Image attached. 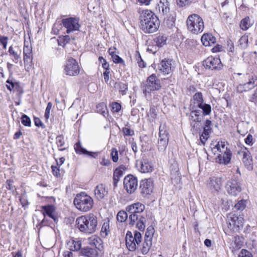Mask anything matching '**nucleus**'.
Here are the masks:
<instances>
[{
  "label": "nucleus",
  "instance_id": "nucleus-1",
  "mask_svg": "<svg viewBox=\"0 0 257 257\" xmlns=\"http://www.w3.org/2000/svg\"><path fill=\"white\" fill-rule=\"evenodd\" d=\"M145 209V206L140 203L137 202L126 207V210L130 214L128 219L129 224L134 225L136 223V227L141 231H143L146 227V218L138 214L143 212Z\"/></svg>",
  "mask_w": 257,
  "mask_h": 257
},
{
  "label": "nucleus",
  "instance_id": "nucleus-2",
  "mask_svg": "<svg viewBox=\"0 0 257 257\" xmlns=\"http://www.w3.org/2000/svg\"><path fill=\"white\" fill-rule=\"evenodd\" d=\"M140 27L145 33L156 32L160 26V21L151 10H144L140 13Z\"/></svg>",
  "mask_w": 257,
  "mask_h": 257
},
{
  "label": "nucleus",
  "instance_id": "nucleus-3",
  "mask_svg": "<svg viewBox=\"0 0 257 257\" xmlns=\"http://www.w3.org/2000/svg\"><path fill=\"white\" fill-rule=\"evenodd\" d=\"M77 227L86 233H92L96 230L97 220L93 214H90L85 216L79 217L76 219Z\"/></svg>",
  "mask_w": 257,
  "mask_h": 257
},
{
  "label": "nucleus",
  "instance_id": "nucleus-4",
  "mask_svg": "<svg viewBox=\"0 0 257 257\" xmlns=\"http://www.w3.org/2000/svg\"><path fill=\"white\" fill-rule=\"evenodd\" d=\"M73 203L77 209L81 211L87 212L92 208L93 200L85 192H81L76 195Z\"/></svg>",
  "mask_w": 257,
  "mask_h": 257
},
{
  "label": "nucleus",
  "instance_id": "nucleus-5",
  "mask_svg": "<svg viewBox=\"0 0 257 257\" xmlns=\"http://www.w3.org/2000/svg\"><path fill=\"white\" fill-rule=\"evenodd\" d=\"M186 23L188 29L193 34H197L201 33L204 30L203 19L197 14H194L189 16Z\"/></svg>",
  "mask_w": 257,
  "mask_h": 257
},
{
  "label": "nucleus",
  "instance_id": "nucleus-6",
  "mask_svg": "<svg viewBox=\"0 0 257 257\" xmlns=\"http://www.w3.org/2000/svg\"><path fill=\"white\" fill-rule=\"evenodd\" d=\"M214 149H217L219 152L217 157L216 158V162L220 164L227 165L230 162L232 154L230 150L225 147L224 142H221L215 146Z\"/></svg>",
  "mask_w": 257,
  "mask_h": 257
},
{
  "label": "nucleus",
  "instance_id": "nucleus-7",
  "mask_svg": "<svg viewBox=\"0 0 257 257\" xmlns=\"http://www.w3.org/2000/svg\"><path fill=\"white\" fill-rule=\"evenodd\" d=\"M142 241V234L137 231L134 232V235L132 232L128 231L126 234L125 242L128 249L134 251L137 249V245H139Z\"/></svg>",
  "mask_w": 257,
  "mask_h": 257
},
{
  "label": "nucleus",
  "instance_id": "nucleus-8",
  "mask_svg": "<svg viewBox=\"0 0 257 257\" xmlns=\"http://www.w3.org/2000/svg\"><path fill=\"white\" fill-rule=\"evenodd\" d=\"M227 227L231 232H238L242 228L244 219L240 215L230 214L228 216Z\"/></svg>",
  "mask_w": 257,
  "mask_h": 257
},
{
  "label": "nucleus",
  "instance_id": "nucleus-9",
  "mask_svg": "<svg viewBox=\"0 0 257 257\" xmlns=\"http://www.w3.org/2000/svg\"><path fill=\"white\" fill-rule=\"evenodd\" d=\"M161 87L160 80L157 78L155 74H153L148 78L143 91L144 93H150L152 91L158 90Z\"/></svg>",
  "mask_w": 257,
  "mask_h": 257
},
{
  "label": "nucleus",
  "instance_id": "nucleus-10",
  "mask_svg": "<svg viewBox=\"0 0 257 257\" xmlns=\"http://www.w3.org/2000/svg\"><path fill=\"white\" fill-rule=\"evenodd\" d=\"M247 74H246L247 78ZM248 81L246 83L239 84L236 87L238 93H243L253 89L257 86V76L255 75L247 77Z\"/></svg>",
  "mask_w": 257,
  "mask_h": 257
},
{
  "label": "nucleus",
  "instance_id": "nucleus-11",
  "mask_svg": "<svg viewBox=\"0 0 257 257\" xmlns=\"http://www.w3.org/2000/svg\"><path fill=\"white\" fill-rule=\"evenodd\" d=\"M61 22L63 26L66 29L67 34L79 31L80 25L79 23V19L76 18L69 17L63 19Z\"/></svg>",
  "mask_w": 257,
  "mask_h": 257
},
{
  "label": "nucleus",
  "instance_id": "nucleus-12",
  "mask_svg": "<svg viewBox=\"0 0 257 257\" xmlns=\"http://www.w3.org/2000/svg\"><path fill=\"white\" fill-rule=\"evenodd\" d=\"M64 72L69 76H76L79 74L80 68L78 62L74 58H68L64 66Z\"/></svg>",
  "mask_w": 257,
  "mask_h": 257
},
{
  "label": "nucleus",
  "instance_id": "nucleus-13",
  "mask_svg": "<svg viewBox=\"0 0 257 257\" xmlns=\"http://www.w3.org/2000/svg\"><path fill=\"white\" fill-rule=\"evenodd\" d=\"M138 186V181L137 177L132 175H128L124 177L123 187L128 194L134 193L137 190Z\"/></svg>",
  "mask_w": 257,
  "mask_h": 257
},
{
  "label": "nucleus",
  "instance_id": "nucleus-14",
  "mask_svg": "<svg viewBox=\"0 0 257 257\" xmlns=\"http://www.w3.org/2000/svg\"><path fill=\"white\" fill-rule=\"evenodd\" d=\"M226 188L228 193L232 196H237L241 191V184L237 177L232 178L227 181Z\"/></svg>",
  "mask_w": 257,
  "mask_h": 257
},
{
  "label": "nucleus",
  "instance_id": "nucleus-15",
  "mask_svg": "<svg viewBox=\"0 0 257 257\" xmlns=\"http://www.w3.org/2000/svg\"><path fill=\"white\" fill-rule=\"evenodd\" d=\"M203 65L205 69L211 70H220L222 64L218 57L210 56L203 61Z\"/></svg>",
  "mask_w": 257,
  "mask_h": 257
},
{
  "label": "nucleus",
  "instance_id": "nucleus-16",
  "mask_svg": "<svg viewBox=\"0 0 257 257\" xmlns=\"http://www.w3.org/2000/svg\"><path fill=\"white\" fill-rule=\"evenodd\" d=\"M140 189L141 194L144 196L151 194L154 189V183L151 178L146 179L141 181Z\"/></svg>",
  "mask_w": 257,
  "mask_h": 257
},
{
  "label": "nucleus",
  "instance_id": "nucleus-17",
  "mask_svg": "<svg viewBox=\"0 0 257 257\" xmlns=\"http://www.w3.org/2000/svg\"><path fill=\"white\" fill-rule=\"evenodd\" d=\"M174 62L171 59H163L158 64V69L159 72L164 75L170 74L172 71Z\"/></svg>",
  "mask_w": 257,
  "mask_h": 257
},
{
  "label": "nucleus",
  "instance_id": "nucleus-18",
  "mask_svg": "<svg viewBox=\"0 0 257 257\" xmlns=\"http://www.w3.org/2000/svg\"><path fill=\"white\" fill-rule=\"evenodd\" d=\"M156 10L164 19L169 18L170 13V3L168 0H160L156 7Z\"/></svg>",
  "mask_w": 257,
  "mask_h": 257
},
{
  "label": "nucleus",
  "instance_id": "nucleus-19",
  "mask_svg": "<svg viewBox=\"0 0 257 257\" xmlns=\"http://www.w3.org/2000/svg\"><path fill=\"white\" fill-rule=\"evenodd\" d=\"M136 165L138 170L144 173L152 172L154 169V166L152 163L145 159L141 161H137Z\"/></svg>",
  "mask_w": 257,
  "mask_h": 257
},
{
  "label": "nucleus",
  "instance_id": "nucleus-20",
  "mask_svg": "<svg viewBox=\"0 0 257 257\" xmlns=\"http://www.w3.org/2000/svg\"><path fill=\"white\" fill-rule=\"evenodd\" d=\"M221 184L220 178L212 177L209 179L207 187L212 193H214L219 191L221 188Z\"/></svg>",
  "mask_w": 257,
  "mask_h": 257
},
{
  "label": "nucleus",
  "instance_id": "nucleus-21",
  "mask_svg": "<svg viewBox=\"0 0 257 257\" xmlns=\"http://www.w3.org/2000/svg\"><path fill=\"white\" fill-rule=\"evenodd\" d=\"M242 156V161L247 169L252 168V160L249 151L244 148L238 152Z\"/></svg>",
  "mask_w": 257,
  "mask_h": 257
},
{
  "label": "nucleus",
  "instance_id": "nucleus-22",
  "mask_svg": "<svg viewBox=\"0 0 257 257\" xmlns=\"http://www.w3.org/2000/svg\"><path fill=\"white\" fill-rule=\"evenodd\" d=\"M108 191L103 184L96 186L94 189V196L96 199L101 200L107 195Z\"/></svg>",
  "mask_w": 257,
  "mask_h": 257
},
{
  "label": "nucleus",
  "instance_id": "nucleus-23",
  "mask_svg": "<svg viewBox=\"0 0 257 257\" xmlns=\"http://www.w3.org/2000/svg\"><path fill=\"white\" fill-rule=\"evenodd\" d=\"M74 149L76 153L79 155H86L92 158H95L97 156V154L96 153L88 151L83 148L80 142H78L75 144Z\"/></svg>",
  "mask_w": 257,
  "mask_h": 257
},
{
  "label": "nucleus",
  "instance_id": "nucleus-24",
  "mask_svg": "<svg viewBox=\"0 0 257 257\" xmlns=\"http://www.w3.org/2000/svg\"><path fill=\"white\" fill-rule=\"evenodd\" d=\"M43 214L44 216L47 215L52 219L54 220L55 222H56L58 218L54 214V212H55V207L52 205H48L46 206H42Z\"/></svg>",
  "mask_w": 257,
  "mask_h": 257
},
{
  "label": "nucleus",
  "instance_id": "nucleus-25",
  "mask_svg": "<svg viewBox=\"0 0 257 257\" xmlns=\"http://www.w3.org/2000/svg\"><path fill=\"white\" fill-rule=\"evenodd\" d=\"M80 253L82 255L86 257H97L98 254L97 249L89 247L82 248Z\"/></svg>",
  "mask_w": 257,
  "mask_h": 257
},
{
  "label": "nucleus",
  "instance_id": "nucleus-26",
  "mask_svg": "<svg viewBox=\"0 0 257 257\" xmlns=\"http://www.w3.org/2000/svg\"><path fill=\"white\" fill-rule=\"evenodd\" d=\"M88 243L91 246H94V248L100 249L102 244V241L99 237L92 235L88 238Z\"/></svg>",
  "mask_w": 257,
  "mask_h": 257
},
{
  "label": "nucleus",
  "instance_id": "nucleus-27",
  "mask_svg": "<svg viewBox=\"0 0 257 257\" xmlns=\"http://www.w3.org/2000/svg\"><path fill=\"white\" fill-rule=\"evenodd\" d=\"M201 42L204 46H209L215 43L216 38L211 34H205L201 37Z\"/></svg>",
  "mask_w": 257,
  "mask_h": 257
},
{
  "label": "nucleus",
  "instance_id": "nucleus-28",
  "mask_svg": "<svg viewBox=\"0 0 257 257\" xmlns=\"http://www.w3.org/2000/svg\"><path fill=\"white\" fill-rule=\"evenodd\" d=\"M192 111L190 112L189 119L190 121H201V111L199 109H195V106H194L192 107Z\"/></svg>",
  "mask_w": 257,
  "mask_h": 257
},
{
  "label": "nucleus",
  "instance_id": "nucleus-29",
  "mask_svg": "<svg viewBox=\"0 0 257 257\" xmlns=\"http://www.w3.org/2000/svg\"><path fill=\"white\" fill-rule=\"evenodd\" d=\"M152 245V241L149 239H144V241L143 242L140 247L141 252L143 254H147L149 251Z\"/></svg>",
  "mask_w": 257,
  "mask_h": 257
},
{
  "label": "nucleus",
  "instance_id": "nucleus-30",
  "mask_svg": "<svg viewBox=\"0 0 257 257\" xmlns=\"http://www.w3.org/2000/svg\"><path fill=\"white\" fill-rule=\"evenodd\" d=\"M33 54H24L25 68L27 71H29L32 67Z\"/></svg>",
  "mask_w": 257,
  "mask_h": 257
},
{
  "label": "nucleus",
  "instance_id": "nucleus-31",
  "mask_svg": "<svg viewBox=\"0 0 257 257\" xmlns=\"http://www.w3.org/2000/svg\"><path fill=\"white\" fill-rule=\"evenodd\" d=\"M197 107L202 109L201 113H202V115H209L211 112V105L204 102L198 105Z\"/></svg>",
  "mask_w": 257,
  "mask_h": 257
},
{
  "label": "nucleus",
  "instance_id": "nucleus-32",
  "mask_svg": "<svg viewBox=\"0 0 257 257\" xmlns=\"http://www.w3.org/2000/svg\"><path fill=\"white\" fill-rule=\"evenodd\" d=\"M96 111L104 116L108 113L106 104L104 103H100L96 105Z\"/></svg>",
  "mask_w": 257,
  "mask_h": 257
},
{
  "label": "nucleus",
  "instance_id": "nucleus-33",
  "mask_svg": "<svg viewBox=\"0 0 257 257\" xmlns=\"http://www.w3.org/2000/svg\"><path fill=\"white\" fill-rule=\"evenodd\" d=\"M169 138H159L158 140V149L160 151H164L168 145Z\"/></svg>",
  "mask_w": 257,
  "mask_h": 257
},
{
  "label": "nucleus",
  "instance_id": "nucleus-34",
  "mask_svg": "<svg viewBox=\"0 0 257 257\" xmlns=\"http://www.w3.org/2000/svg\"><path fill=\"white\" fill-rule=\"evenodd\" d=\"M251 26L249 17H245L240 22V27L243 30H246Z\"/></svg>",
  "mask_w": 257,
  "mask_h": 257
},
{
  "label": "nucleus",
  "instance_id": "nucleus-35",
  "mask_svg": "<svg viewBox=\"0 0 257 257\" xmlns=\"http://www.w3.org/2000/svg\"><path fill=\"white\" fill-rule=\"evenodd\" d=\"M211 121L209 119H206L204 122V126L203 127V134L205 136H208L211 133Z\"/></svg>",
  "mask_w": 257,
  "mask_h": 257
},
{
  "label": "nucleus",
  "instance_id": "nucleus-36",
  "mask_svg": "<svg viewBox=\"0 0 257 257\" xmlns=\"http://www.w3.org/2000/svg\"><path fill=\"white\" fill-rule=\"evenodd\" d=\"M156 45L158 47H162L166 43L167 37L164 36H159L154 40Z\"/></svg>",
  "mask_w": 257,
  "mask_h": 257
},
{
  "label": "nucleus",
  "instance_id": "nucleus-37",
  "mask_svg": "<svg viewBox=\"0 0 257 257\" xmlns=\"http://www.w3.org/2000/svg\"><path fill=\"white\" fill-rule=\"evenodd\" d=\"M193 99L194 101V104L196 105V107L204 102L202 94L199 92L196 93L193 95Z\"/></svg>",
  "mask_w": 257,
  "mask_h": 257
},
{
  "label": "nucleus",
  "instance_id": "nucleus-38",
  "mask_svg": "<svg viewBox=\"0 0 257 257\" xmlns=\"http://www.w3.org/2000/svg\"><path fill=\"white\" fill-rule=\"evenodd\" d=\"M9 53L11 56H12L15 60V62L17 63L19 60L21 58V52L19 53L15 51L14 49L13 46H11L9 49Z\"/></svg>",
  "mask_w": 257,
  "mask_h": 257
},
{
  "label": "nucleus",
  "instance_id": "nucleus-39",
  "mask_svg": "<svg viewBox=\"0 0 257 257\" xmlns=\"http://www.w3.org/2000/svg\"><path fill=\"white\" fill-rule=\"evenodd\" d=\"M126 168L124 165H120L118 168L115 169L113 172V176L118 177H121L125 171L126 170Z\"/></svg>",
  "mask_w": 257,
  "mask_h": 257
},
{
  "label": "nucleus",
  "instance_id": "nucleus-40",
  "mask_svg": "<svg viewBox=\"0 0 257 257\" xmlns=\"http://www.w3.org/2000/svg\"><path fill=\"white\" fill-rule=\"evenodd\" d=\"M128 217L126 212L123 210L119 211L117 214L116 218L118 221L123 222L126 220Z\"/></svg>",
  "mask_w": 257,
  "mask_h": 257
},
{
  "label": "nucleus",
  "instance_id": "nucleus-41",
  "mask_svg": "<svg viewBox=\"0 0 257 257\" xmlns=\"http://www.w3.org/2000/svg\"><path fill=\"white\" fill-rule=\"evenodd\" d=\"M154 232L155 230L154 227L152 226H149L146 231L145 238L149 239V240H151L152 241Z\"/></svg>",
  "mask_w": 257,
  "mask_h": 257
},
{
  "label": "nucleus",
  "instance_id": "nucleus-42",
  "mask_svg": "<svg viewBox=\"0 0 257 257\" xmlns=\"http://www.w3.org/2000/svg\"><path fill=\"white\" fill-rule=\"evenodd\" d=\"M156 109L154 107H151L148 113V116L150 121L154 122L157 116Z\"/></svg>",
  "mask_w": 257,
  "mask_h": 257
},
{
  "label": "nucleus",
  "instance_id": "nucleus-43",
  "mask_svg": "<svg viewBox=\"0 0 257 257\" xmlns=\"http://www.w3.org/2000/svg\"><path fill=\"white\" fill-rule=\"evenodd\" d=\"M246 201L244 199H241L238 201L234 205V208L239 211H242L246 207Z\"/></svg>",
  "mask_w": 257,
  "mask_h": 257
},
{
  "label": "nucleus",
  "instance_id": "nucleus-44",
  "mask_svg": "<svg viewBox=\"0 0 257 257\" xmlns=\"http://www.w3.org/2000/svg\"><path fill=\"white\" fill-rule=\"evenodd\" d=\"M201 121H190L191 130L193 132H197L201 128Z\"/></svg>",
  "mask_w": 257,
  "mask_h": 257
},
{
  "label": "nucleus",
  "instance_id": "nucleus-45",
  "mask_svg": "<svg viewBox=\"0 0 257 257\" xmlns=\"http://www.w3.org/2000/svg\"><path fill=\"white\" fill-rule=\"evenodd\" d=\"M233 239L234 244H235V247L240 248L243 243V237L238 235H236L234 237Z\"/></svg>",
  "mask_w": 257,
  "mask_h": 257
},
{
  "label": "nucleus",
  "instance_id": "nucleus-46",
  "mask_svg": "<svg viewBox=\"0 0 257 257\" xmlns=\"http://www.w3.org/2000/svg\"><path fill=\"white\" fill-rule=\"evenodd\" d=\"M71 40V38L68 35L62 36L59 38V44L63 46L68 43Z\"/></svg>",
  "mask_w": 257,
  "mask_h": 257
},
{
  "label": "nucleus",
  "instance_id": "nucleus-47",
  "mask_svg": "<svg viewBox=\"0 0 257 257\" xmlns=\"http://www.w3.org/2000/svg\"><path fill=\"white\" fill-rule=\"evenodd\" d=\"M6 83L8 84L6 85V87L10 91H12L15 87H19V84L18 82H14L9 79L7 80Z\"/></svg>",
  "mask_w": 257,
  "mask_h": 257
},
{
  "label": "nucleus",
  "instance_id": "nucleus-48",
  "mask_svg": "<svg viewBox=\"0 0 257 257\" xmlns=\"http://www.w3.org/2000/svg\"><path fill=\"white\" fill-rule=\"evenodd\" d=\"M118 53L115 54L111 56V57L115 63L121 64L123 66H125V62L123 60L120 58L117 54Z\"/></svg>",
  "mask_w": 257,
  "mask_h": 257
},
{
  "label": "nucleus",
  "instance_id": "nucleus-49",
  "mask_svg": "<svg viewBox=\"0 0 257 257\" xmlns=\"http://www.w3.org/2000/svg\"><path fill=\"white\" fill-rule=\"evenodd\" d=\"M22 123L26 126H30L31 121L30 118L26 114H23L21 117Z\"/></svg>",
  "mask_w": 257,
  "mask_h": 257
},
{
  "label": "nucleus",
  "instance_id": "nucleus-50",
  "mask_svg": "<svg viewBox=\"0 0 257 257\" xmlns=\"http://www.w3.org/2000/svg\"><path fill=\"white\" fill-rule=\"evenodd\" d=\"M56 143L57 144L58 147L59 148H60L59 149V150H60V151L64 150L65 148H61L62 147H63L64 144H65L64 138L61 136H58L56 138Z\"/></svg>",
  "mask_w": 257,
  "mask_h": 257
},
{
  "label": "nucleus",
  "instance_id": "nucleus-51",
  "mask_svg": "<svg viewBox=\"0 0 257 257\" xmlns=\"http://www.w3.org/2000/svg\"><path fill=\"white\" fill-rule=\"evenodd\" d=\"M193 0H177V5L179 7H184L189 6Z\"/></svg>",
  "mask_w": 257,
  "mask_h": 257
},
{
  "label": "nucleus",
  "instance_id": "nucleus-52",
  "mask_svg": "<svg viewBox=\"0 0 257 257\" xmlns=\"http://www.w3.org/2000/svg\"><path fill=\"white\" fill-rule=\"evenodd\" d=\"M110 107H111V111L113 112H118L121 107V105L116 102L111 103Z\"/></svg>",
  "mask_w": 257,
  "mask_h": 257
},
{
  "label": "nucleus",
  "instance_id": "nucleus-53",
  "mask_svg": "<svg viewBox=\"0 0 257 257\" xmlns=\"http://www.w3.org/2000/svg\"><path fill=\"white\" fill-rule=\"evenodd\" d=\"M138 54L136 55V60L138 61V63L139 64V66L141 68H145L146 66V63L144 62V61L143 60V59L141 58V55L139 52H138Z\"/></svg>",
  "mask_w": 257,
  "mask_h": 257
},
{
  "label": "nucleus",
  "instance_id": "nucleus-54",
  "mask_svg": "<svg viewBox=\"0 0 257 257\" xmlns=\"http://www.w3.org/2000/svg\"><path fill=\"white\" fill-rule=\"evenodd\" d=\"M119 91L121 94L123 95L126 94V91L127 90V84L124 83H120L119 84Z\"/></svg>",
  "mask_w": 257,
  "mask_h": 257
},
{
  "label": "nucleus",
  "instance_id": "nucleus-55",
  "mask_svg": "<svg viewBox=\"0 0 257 257\" xmlns=\"http://www.w3.org/2000/svg\"><path fill=\"white\" fill-rule=\"evenodd\" d=\"M24 54H32V48L31 46H29L28 43L27 45L26 43H24V49H23Z\"/></svg>",
  "mask_w": 257,
  "mask_h": 257
},
{
  "label": "nucleus",
  "instance_id": "nucleus-56",
  "mask_svg": "<svg viewBox=\"0 0 257 257\" xmlns=\"http://www.w3.org/2000/svg\"><path fill=\"white\" fill-rule=\"evenodd\" d=\"M52 103L51 102H49L47 104V106L46 107V108L45 109L44 117L46 118V120H48L50 116V110L52 108Z\"/></svg>",
  "mask_w": 257,
  "mask_h": 257
},
{
  "label": "nucleus",
  "instance_id": "nucleus-57",
  "mask_svg": "<svg viewBox=\"0 0 257 257\" xmlns=\"http://www.w3.org/2000/svg\"><path fill=\"white\" fill-rule=\"evenodd\" d=\"M60 167L57 166L52 165V172L54 176L58 177L60 176Z\"/></svg>",
  "mask_w": 257,
  "mask_h": 257
},
{
  "label": "nucleus",
  "instance_id": "nucleus-58",
  "mask_svg": "<svg viewBox=\"0 0 257 257\" xmlns=\"http://www.w3.org/2000/svg\"><path fill=\"white\" fill-rule=\"evenodd\" d=\"M159 138H168V134L165 130H164V126L161 125L159 127Z\"/></svg>",
  "mask_w": 257,
  "mask_h": 257
},
{
  "label": "nucleus",
  "instance_id": "nucleus-59",
  "mask_svg": "<svg viewBox=\"0 0 257 257\" xmlns=\"http://www.w3.org/2000/svg\"><path fill=\"white\" fill-rule=\"evenodd\" d=\"M111 156L112 161L114 162H116L118 161V152L115 148H112L111 152Z\"/></svg>",
  "mask_w": 257,
  "mask_h": 257
},
{
  "label": "nucleus",
  "instance_id": "nucleus-60",
  "mask_svg": "<svg viewBox=\"0 0 257 257\" xmlns=\"http://www.w3.org/2000/svg\"><path fill=\"white\" fill-rule=\"evenodd\" d=\"M238 257H252V255L248 250L243 249L240 252Z\"/></svg>",
  "mask_w": 257,
  "mask_h": 257
},
{
  "label": "nucleus",
  "instance_id": "nucleus-61",
  "mask_svg": "<svg viewBox=\"0 0 257 257\" xmlns=\"http://www.w3.org/2000/svg\"><path fill=\"white\" fill-rule=\"evenodd\" d=\"M122 132L124 136H132L134 135V131L127 127H123Z\"/></svg>",
  "mask_w": 257,
  "mask_h": 257
},
{
  "label": "nucleus",
  "instance_id": "nucleus-62",
  "mask_svg": "<svg viewBox=\"0 0 257 257\" xmlns=\"http://www.w3.org/2000/svg\"><path fill=\"white\" fill-rule=\"evenodd\" d=\"M73 245L74 250L78 251L81 249V240H73Z\"/></svg>",
  "mask_w": 257,
  "mask_h": 257
},
{
  "label": "nucleus",
  "instance_id": "nucleus-63",
  "mask_svg": "<svg viewBox=\"0 0 257 257\" xmlns=\"http://www.w3.org/2000/svg\"><path fill=\"white\" fill-rule=\"evenodd\" d=\"M249 100L255 104L257 103V88L254 91Z\"/></svg>",
  "mask_w": 257,
  "mask_h": 257
},
{
  "label": "nucleus",
  "instance_id": "nucleus-64",
  "mask_svg": "<svg viewBox=\"0 0 257 257\" xmlns=\"http://www.w3.org/2000/svg\"><path fill=\"white\" fill-rule=\"evenodd\" d=\"M13 183H14V182L12 180H7L6 188L8 190H13L14 188V186H13Z\"/></svg>",
  "mask_w": 257,
  "mask_h": 257
}]
</instances>
